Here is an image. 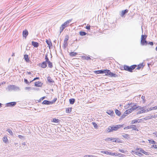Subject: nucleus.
<instances>
[{
    "instance_id": "50",
    "label": "nucleus",
    "mask_w": 157,
    "mask_h": 157,
    "mask_svg": "<svg viewBox=\"0 0 157 157\" xmlns=\"http://www.w3.org/2000/svg\"><path fill=\"white\" fill-rule=\"evenodd\" d=\"M136 121H137V120H132L131 121V123L132 124L136 123H137Z\"/></svg>"
},
{
    "instance_id": "53",
    "label": "nucleus",
    "mask_w": 157,
    "mask_h": 157,
    "mask_svg": "<svg viewBox=\"0 0 157 157\" xmlns=\"http://www.w3.org/2000/svg\"><path fill=\"white\" fill-rule=\"evenodd\" d=\"M18 136L19 138L21 139H24V137L21 135H19Z\"/></svg>"
},
{
    "instance_id": "12",
    "label": "nucleus",
    "mask_w": 157,
    "mask_h": 157,
    "mask_svg": "<svg viewBox=\"0 0 157 157\" xmlns=\"http://www.w3.org/2000/svg\"><path fill=\"white\" fill-rule=\"evenodd\" d=\"M144 66L143 65V63H140L137 66V67L136 68V70H139L140 69H142Z\"/></svg>"
},
{
    "instance_id": "36",
    "label": "nucleus",
    "mask_w": 157,
    "mask_h": 157,
    "mask_svg": "<svg viewBox=\"0 0 157 157\" xmlns=\"http://www.w3.org/2000/svg\"><path fill=\"white\" fill-rule=\"evenodd\" d=\"M52 121L56 123H58L59 122V120L58 119L56 118H53V120Z\"/></svg>"
},
{
    "instance_id": "41",
    "label": "nucleus",
    "mask_w": 157,
    "mask_h": 157,
    "mask_svg": "<svg viewBox=\"0 0 157 157\" xmlns=\"http://www.w3.org/2000/svg\"><path fill=\"white\" fill-rule=\"evenodd\" d=\"M69 36L68 35H67L65 36V38L64 40V41L67 42V41L69 39Z\"/></svg>"
},
{
    "instance_id": "8",
    "label": "nucleus",
    "mask_w": 157,
    "mask_h": 157,
    "mask_svg": "<svg viewBox=\"0 0 157 157\" xmlns=\"http://www.w3.org/2000/svg\"><path fill=\"white\" fill-rule=\"evenodd\" d=\"M106 70H100L96 71H94V73L97 74H102L105 73L106 74Z\"/></svg>"
},
{
    "instance_id": "37",
    "label": "nucleus",
    "mask_w": 157,
    "mask_h": 157,
    "mask_svg": "<svg viewBox=\"0 0 157 157\" xmlns=\"http://www.w3.org/2000/svg\"><path fill=\"white\" fill-rule=\"evenodd\" d=\"M45 59L46 60L45 61V62H46L47 63V62L50 61L48 57L47 54H46L45 55Z\"/></svg>"
},
{
    "instance_id": "23",
    "label": "nucleus",
    "mask_w": 157,
    "mask_h": 157,
    "mask_svg": "<svg viewBox=\"0 0 157 157\" xmlns=\"http://www.w3.org/2000/svg\"><path fill=\"white\" fill-rule=\"evenodd\" d=\"M46 42L47 44L48 45L49 47L50 46H52V44L50 40L49 41L48 40H46Z\"/></svg>"
},
{
    "instance_id": "54",
    "label": "nucleus",
    "mask_w": 157,
    "mask_h": 157,
    "mask_svg": "<svg viewBox=\"0 0 157 157\" xmlns=\"http://www.w3.org/2000/svg\"><path fill=\"white\" fill-rule=\"evenodd\" d=\"M116 153L117 154V155H115V156H118L119 157H121V153Z\"/></svg>"
},
{
    "instance_id": "55",
    "label": "nucleus",
    "mask_w": 157,
    "mask_h": 157,
    "mask_svg": "<svg viewBox=\"0 0 157 157\" xmlns=\"http://www.w3.org/2000/svg\"><path fill=\"white\" fill-rule=\"evenodd\" d=\"M24 82H25L26 83V84H29V82L28 81L27 79H25V78L24 79Z\"/></svg>"
},
{
    "instance_id": "44",
    "label": "nucleus",
    "mask_w": 157,
    "mask_h": 157,
    "mask_svg": "<svg viewBox=\"0 0 157 157\" xmlns=\"http://www.w3.org/2000/svg\"><path fill=\"white\" fill-rule=\"evenodd\" d=\"M135 153L136 154H137V155H140V156H142L143 155V154H142L140 152H135Z\"/></svg>"
},
{
    "instance_id": "45",
    "label": "nucleus",
    "mask_w": 157,
    "mask_h": 157,
    "mask_svg": "<svg viewBox=\"0 0 157 157\" xmlns=\"http://www.w3.org/2000/svg\"><path fill=\"white\" fill-rule=\"evenodd\" d=\"M136 107H139V108H137V109H138V110H142L143 109H144V107H141V106H136Z\"/></svg>"
},
{
    "instance_id": "38",
    "label": "nucleus",
    "mask_w": 157,
    "mask_h": 157,
    "mask_svg": "<svg viewBox=\"0 0 157 157\" xmlns=\"http://www.w3.org/2000/svg\"><path fill=\"white\" fill-rule=\"evenodd\" d=\"M25 90H30L31 89L33 90V89H34V88H32L31 87H26L25 88Z\"/></svg>"
},
{
    "instance_id": "3",
    "label": "nucleus",
    "mask_w": 157,
    "mask_h": 157,
    "mask_svg": "<svg viewBox=\"0 0 157 157\" xmlns=\"http://www.w3.org/2000/svg\"><path fill=\"white\" fill-rule=\"evenodd\" d=\"M7 90L9 91H11L12 90H19V87L14 85H9L8 86Z\"/></svg>"
},
{
    "instance_id": "27",
    "label": "nucleus",
    "mask_w": 157,
    "mask_h": 157,
    "mask_svg": "<svg viewBox=\"0 0 157 157\" xmlns=\"http://www.w3.org/2000/svg\"><path fill=\"white\" fill-rule=\"evenodd\" d=\"M77 55V53L76 52H71L70 53L69 55L72 57L75 56Z\"/></svg>"
},
{
    "instance_id": "42",
    "label": "nucleus",
    "mask_w": 157,
    "mask_h": 157,
    "mask_svg": "<svg viewBox=\"0 0 157 157\" xmlns=\"http://www.w3.org/2000/svg\"><path fill=\"white\" fill-rule=\"evenodd\" d=\"M108 155H117L115 153H112V152H108Z\"/></svg>"
},
{
    "instance_id": "40",
    "label": "nucleus",
    "mask_w": 157,
    "mask_h": 157,
    "mask_svg": "<svg viewBox=\"0 0 157 157\" xmlns=\"http://www.w3.org/2000/svg\"><path fill=\"white\" fill-rule=\"evenodd\" d=\"M7 131L11 135H12L13 134V133L12 130L10 129H8L7 130Z\"/></svg>"
},
{
    "instance_id": "28",
    "label": "nucleus",
    "mask_w": 157,
    "mask_h": 157,
    "mask_svg": "<svg viewBox=\"0 0 157 157\" xmlns=\"http://www.w3.org/2000/svg\"><path fill=\"white\" fill-rule=\"evenodd\" d=\"M49 101L45 100L43 101L42 103L44 105H49Z\"/></svg>"
},
{
    "instance_id": "49",
    "label": "nucleus",
    "mask_w": 157,
    "mask_h": 157,
    "mask_svg": "<svg viewBox=\"0 0 157 157\" xmlns=\"http://www.w3.org/2000/svg\"><path fill=\"white\" fill-rule=\"evenodd\" d=\"M101 153L103 154H105L107 155L108 154V151H101Z\"/></svg>"
},
{
    "instance_id": "32",
    "label": "nucleus",
    "mask_w": 157,
    "mask_h": 157,
    "mask_svg": "<svg viewBox=\"0 0 157 157\" xmlns=\"http://www.w3.org/2000/svg\"><path fill=\"white\" fill-rule=\"evenodd\" d=\"M115 113L116 114L119 116H120L121 114L120 112L117 109L115 110Z\"/></svg>"
},
{
    "instance_id": "43",
    "label": "nucleus",
    "mask_w": 157,
    "mask_h": 157,
    "mask_svg": "<svg viewBox=\"0 0 157 157\" xmlns=\"http://www.w3.org/2000/svg\"><path fill=\"white\" fill-rule=\"evenodd\" d=\"M129 136V135L127 134H124L122 135V136L126 139H127L128 137Z\"/></svg>"
},
{
    "instance_id": "17",
    "label": "nucleus",
    "mask_w": 157,
    "mask_h": 157,
    "mask_svg": "<svg viewBox=\"0 0 157 157\" xmlns=\"http://www.w3.org/2000/svg\"><path fill=\"white\" fill-rule=\"evenodd\" d=\"M72 19H70L69 20H67L63 24V25H64V26L66 27H67V26H68V25H69V23L71 22V21H72Z\"/></svg>"
},
{
    "instance_id": "46",
    "label": "nucleus",
    "mask_w": 157,
    "mask_h": 157,
    "mask_svg": "<svg viewBox=\"0 0 157 157\" xmlns=\"http://www.w3.org/2000/svg\"><path fill=\"white\" fill-rule=\"evenodd\" d=\"M83 58H84L85 59L87 60L91 59L88 56H84L83 57Z\"/></svg>"
},
{
    "instance_id": "39",
    "label": "nucleus",
    "mask_w": 157,
    "mask_h": 157,
    "mask_svg": "<svg viewBox=\"0 0 157 157\" xmlns=\"http://www.w3.org/2000/svg\"><path fill=\"white\" fill-rule=\"evenodd\" d=\"M92 124L95 128H98V125L95 122H93Z\"/></svg>"
},
{
    "instance_id": "34",
    "label": "nucleus",
    "mask_w": 157,
    "mask_h": 157,
    "mask_svg": "<svg viewBox=\"0 0 157 157\" xmlns=\"http://www.w3.org/2000/svg\"><path fill=\"white\" fill-rule=\"evenodd\" d=\"M107 131L108 132H113V129H112L111 126H109L108 127V128L107 129Z\"/></svg>"
},
{
    "instance_id": "18",
    "label": "nucleus",
    "mask_w": 157,
    "mask_h": 157,
    "mask_svg": "<svg viewBox=\"0 0 157 157\" xmlns=\"http://www.w3.org/2000/svg\"><path fill=\"white\" fill-rule=\"evenodd\" d=\"M32 44L34 47L37 48L39 46V43L37 42H35L33 41L32 42Z\"/></svg>"
},
{
    "instance_id": "29",
    "label": "nucleus",
    "mask_w": 157,
    "mask_h": 157,
    "mask_svg": "<svg viewBox=\"0 0 157 157\" xmlns=\"http://www.w3.org/2000/svg\"><path fill=\"white\" fill-rule=\"evenodd\" d=\"M71 110H72L71 108H66V112L67 113H70L71 112Z\"/></svg>"
},
{
    "instance_id": "51",
    "label": "nucleus",
    "mask_w": 157,
    "mask_h": 157,
    "mask_svg": "<svg viewBox=\"0 0 157 157\" xmlns=\"http://www.w3.org/2000/svg\"><path fill=\"white\" fill-rule=\"evenodd\" d=\"M45 98V96H44L43 97H42L39 100V101H38V102H40L41 100H43V99H44Z\"/></svg>"
},
{
    "instance_id": "62",
    "label": "nucleus",
    "mask_w": 157,
    "mask_h": 157,
    "mask_svg": "<svg viewBox=\"0 0 157 157\" xmlns=\"http://www.w3.org/2000/svg\"><path fill=\"white\" fill-rule=\"evenodd\" d=\"M152 109H157V105L155 106L152 107Z\"/></svg>"
},
{
    "instance_id": "13",
    "label": "nucleus",
    "mask_w": 157,
    "mask_h": 157,
    "mask_svg": "<svg viewBox=\"0 0 157 157\" xmlns=\"http://www.w3.org/2000/svg\"><path fill=\"white\" fill-rule=\"evenodd\" d=\"M42 83L41 82L38 81L35 83V86L36 87H41L42 86Z\"/></svg>"
},
{
    "instance_id": "7",
    "label": "nucleus",
    "mask_w": 157,
    "mask_h": 157,
    "mask_svg": "<svg viewBox=\"0 0 157 157\" xmlns=\"http://www.w3.org/2000/svg\"><path fill=\"white\" fill-rule=\"evenodd\" d=\"M111 126L112 129H113V131H116L121 127H123V125H113Z\"/></svg>"
},
{
    "instance_id": "56",
    "label": "nucleus",
    "mask_w": 157,
    "mask_h": 157,
    "mask_svg": "<svg viewBox=\"0 0 157 157\" xmlns=\"http://www.w3.org/2000/svg\"><path fill=\"white\" fill-rule=\"evenodd\" d=\"M125 116H126V115L123 114V115L121 116V118L122 119H123L125 117Z\"/></svg>"
},
{
    "instance_id": "25",
    "label": "nucleus",
    "mask_w": 157,
    "mask_h": 157,
    "mask_svg": "<svg viewBox=\"0 0 157 157\" xmlns=\"http://www.w3.org/2000/svg\"><path fill=\"white\" fill-rule=\"evenodd\" d=\"M75 101V99L74 98H71L69 99L70 103L71 104H74Z\"/></svg>"
},
{
    "instance_id": "21",
    "label": "nucleus",
    "mask_w": 157,
    "mask_h": 157,
    "mask_svg": "<svg viewBox=\"0 0 157 157\" xmlns=\"http://www.w3.org/2000/svg\"><path fill=\"white\" fill-rule=\"evenodd\" d=\"M24 58L26 62H29V59L28 55H24Z\"/></svg>"
},
{
    "instance_id": "20",
    "label": "nucleus",
    "mask_w": 157,
    "mask_h": 157,
    "mask_svg": "<svg viewBox=\"0 0 157 157\" xmlns=\"http://www.w3.org/2000/svg\"><path fill=\"white\" fill-rule=\"evenodd\" d=\"M148 111H149V110H147V109H143L142 110H140V111H138L137 113V114H140V113H146V112H148Z\"/></svg>"
},
{
    "instance_id": "35",
    "label": "nucleus",
    "mask_w": 157,
    "mask_h": 157,
    "mask_svg": "<svg viewBox=\"0 0 157 157\" xmlns=\"http://www.w3.org/2000/svg\"><path fill=\"white\" fill-rule=\"evenodd\" d=\"M68 43L67 42L64 41L63 44V47L64 48H65L67 46Z\"/></svg>"
},
{
    "instance_id": "11",
    "label": "nucleus",
    "mask_w": 157,
    "mask_h": 157,
    "mask_svg": "<svg viewBox=\"0 0 157 157\" xmlns=\"http://www.w3.org/2000/svg\"><path fill=\"white\" fill-rule=\"evenodd\" d=\"M47 80L50 84H52L55 83L54 81L52 80L50 76H48L47 78Z\"/></svg>"
},
{
    "instance_id": "2",
    "label": "nucleus",
    "mask_w": 157,
    "mask_h": 157,
    "mask_svg": "<svg viewBox=\"0 0 157 157\" xmlns=\"http://www.w3.org/2000/svg\"><path fill=\"white\" fill-rule=\"evenodd\" d=\"M147 37V36L146 35H142L141 36V43L143 45H146L148 44V42L146 40V38Z\"/></svg>"
},
{
    "instance_id": "6",
    "label": "nucleus",
    "mask_w": 157,
    "mask_h": 157,
    "mask_svg": "<svg viewBox=\"0 0 157 157\" xmlns=\"http://www.w3.org/2000/svg\"><path fill=\"white\" fill-rule=\"evenodd\" d=\"M130 128H132L133 130L139 131L138 129L136 128V126L135 125H130L125 127L124 128V129H127Z\"/></svg>"
},
{
    "instance_id": "58",
    "label": "nucleus",
    "mask_w": 157,
    "mask_h": 157,
    "mask_svg": "<svg viewBox=\"0 0 157 157\" xmlns=\"http://www.w3.org/2000/svg\"><path fill=\"white\" fill-rule=\"evenodd\" d=\"M86 28L88 30H90V25H89V26L87 25V26H86Z\"/></svg>"
},
{
    "instance_id": "9",
    "label": "nucleus",
    "mask_w": 157,
    "mask_h": 157,
    "mask_svg": "<svg viewBox=\"0 0 157 157\" xmlns=\"http://www.w3.org/2000/svg\"><path fill=\"white\" fill-rule=\"evenodd\" d=\"M16 104V102H12L7 103L6 104L7 106L8 107H13Z\"/></svg>"
},
{
    "instance_id": "26",
    "label": "nucleus",
    "mask_w": 157,
    "mask_h": 157,
    "mask_svg": "<svg viewBox=\"0 0 157 157\" xmlns=\"http://www.w3.org/2000/svg\"><path fill=\"white\" fill-rule=\"evenodd\" d=\"M66 27L63 24L61 25L60 28V33L63 31Z\"/></svg>"
},
{
    "instance_id": "19",
    "label": "nucleus",
    "mask_w": 157,
    "mask_h": 157,
    "mask_svg": "<svg viewBox=\"0 0 157 157\" xmlns=\"http://www.w3.org/2000/svg\"><path fill=\"white\" fill-rule=\"evenodd\" d=\"M111 141L113 142H117V143H121V141L120 140H119L118 138H114L112 137Z\"/></svg>"
},
{
    "instance_id": "10",
    "label": "nucleus",
    "mask_w": 157,
    "mask_h": 157,
    "mask_svg": "<svg viewBox=\"0 0 157 157\" xmlns=\"http://www.w3.org/2000/svg\"><path fill=\"white\" fill-rule=\"evenodd\" d=\"M39 66L42 68H45L47 67V63L44 61L42 63H40Z\"/></svg>"
},
{
    "instance_id": "57",
    "label": "nucleus",
    "mask_w": 157,
    "mask_h": 157,
    "mask_svg": "<svg viewBox=\"0 0 157 157\" xmlns=\"http://www.w3.org/2000/svg\"><path fill=\"white\" fill-rule=\"evenodd\" d=\"M148 44L152 46L153 45V43L152 42H150L148 43Z\"/></svg>"
},
{
    "instance_id": "48",
    "label": "nucleus",
    "mask_w": 157,
    "mask_h": 157,
    "mask_svg": "<svg viewBox=\"0 0 157 157\" xmlns=\"http://www.w3.org/2000/svg\"><path fill=\"white\" fill-rule=\"evenodd\" d=\"M157 117V115H151L150 117H149V119H152L153 118H155Z\"/></svg>"
},
{
    "instance_id": "52",
    "label": "nucleus",
    "mask_w": 157,
    "mask_h": 157,
    "mask_svg": "<svg viewBox=\"0 0 157 157\" xmlns=\"http://www.w3.org/2000/svg\"><path fill=\"white\" fill-rule=\"evenodd\" d=\"M151 148H157V145H153L151 146Z\"/></svg>"
},
{
    "instance_id": "4",
    "label": "nucleus",
    "mask_w": 157,
    "mask_h": 157,
    "mask_svg": "<svg viewBox=\"0 0 157 157\" xmlns=\"http://www.w3.org/2000/svg\"><path fill=\"white\" fill-rule=\"evenodd\" d=\"M105 75H109L110 77H117V75L115 74H114L111 72L109 70L106 69V72Z\"/></svg>"
},
{
    "instance_id": "16",
    "label": "nucleus",
    "mask_w": 157,
    "mask_h": 157,
    "mask_svg": "<svg viewBox=\"0 0 157 157\" xmlns=\"http://www.w3.org/2000/svg\"><path fill=\"white\" fill-rule=\"evenodd\" d=\"M128 10L127 9H126L124 10H122L121 13L120 15L122 17H123L124 15L128 12Z\"/></svg>"
},
{
    "instance_id": "31",
    "label": "nucleus",
    "mask_w": 157,
    "mask_h": 157,
    "mask_svg": "<svg viewBox=\"0 0 157 157\" xmlns=\"http://www.w3.org/2000/svg\"><path fill=\"white\" fill-rule=\"evenodd\" d=\"M48 64V67L51 68L53 67L52 63L50 61L47 63Z\"/></svg>"
},
{
    "instance_id": "15",
    "label": "nucleus",
    "mask_w": 157,
    "mask_h": 157,
    "mask_svg": "<svg viewBox=\"0 0 157 157\" xmlns=\"http://www.w3.org/2000/svg\"><path fill=\"white\" fill-rule=\"evenodd\" d=\"M22 34L23 36L26 38L28 34V31L26 29L24 30Z\"/></svg>"
},
{
    "instance_id": "30",
    "label": "nucleus",
    "mask_w": 157,
    "mask_h": 157,
    "mask_svg": "<svg viewBox=\"0 0 157 157\" xmlns=\"http://www.w3.org/2000/svg\"><path fill=\"white\" fill-rule=\"evenodd\" d=\"M79 34L81 36H84L86 34V33L85 32L83 31L80 32L79 33Z\"/></svg>"
},
{
    "instance_id": "61",
    "label": "nucleus",
    "mask_w": 157,
    "mask_h": 157,
    "mask_svg": "<svg viewBox=\"0 0 157 157\" xmlns=\"http://www.w3.org/2000/svg\"><path fill=\"white\" fill-rule=\"evenodd\" d=\"M57 98H55L52 101L54 102V103L56 101Z\"/></svg>"
},
{
    "instance_id": "33",
    "label": "nucleus",
    "mask_w": 157,
    "mask_h": 157,
    "mask_svg": "<svg viewBox=\"0 0 157 157\" xmlns=\"http://www.w3.org/2000/svg\"><path fill=\"white\" fill-rule=\"evenodd\" d=\"M3 141L6 143L8 141V139L6 136H4L3 138Z\"/></svg>"
},
{
    "instance_id": "63",
    "label": "nucleus",
    "mask_w": 157,
    "mask_h": 157,
    "mask_svg": "<svg viewBox=\"0 0 157 157\" xmlns=\"http://www.w3.org/2000/svg\"><path fill=\"white\" fill-rule=\"evenodd\" d=\"M39 79V77H36L35 78H34L33 79V81H34V80H35L36 79Z\"/></svg>"
},
{
    "instance_id": "60",
    "label": "nucleus",
    "mask_w": 157,
    "mask_h": 157,
    "mask_svg": "<svg viewBox=\"0 0 157 157\" xmlns=\"http://www.w3.org/2000/svg\"><path fill=\"white\" fill-rule=\"evenodd\" d=\"M141 120H142V119H138V120H137V121H136L137 123H140L141 122Z\"/></svg>"
},
{
    "instance_id": "64",
    "label": "nucleus",
    "mask_w": 157,
    "mask_h": 157,
    "mask_svg": "<svg viewBox=\"0 0 157 157\" xmlns=\"http://www.w3.org/2000/svg\"><path fill=\"white\" fill-rule=\"evenodd\" d=\"M124 114L126 116H127V115L128 114V113L126 111L124 112Z\"/></svg>"
},
{
    "instance_id": "1",
    "label": "nucleus",
    "mask_w": 157,
    "mask_h": 157,
    "mask_svg": "<svg viewBox=\"0 0 157 157\" xmlns=\"http://www.w3.org/2000/svg\"><path fill=\"white\" fill-rule=\"evenodd\" d=\"M137 67L136 65H133L129 67L126 65H124V70L125 71L132 72V70L134 69Z\"/></svg>"
},
{
    "instance_id": "24",
    "label": "nucleus",
    "mask_w": 157,
    "mask_h": 157,
    "mask_svg": "<svg viewBox=\"0 0 157 157\" xmlns=\"http://www.w3.org/2000/svg\"><path fill=\"white\" fill-rule=\"evenodd\" d=\"M148 141L149 142V143L151 144H157V143L156 142H155V141H154L153 140H148Z\"/></svg>"
},
{
    "instance_id": "59",
    "label": "nucleus",
    "mask_w": 157,
    "mask_h": 157,
    "mask_svg": "<svg viewBox=\"0 0 157 157\" xmlns=\"http://www.w3.org/2000/svg\"><path fill=\"white\" fill-rule=\"evenodd\" d=\"M119 151L123 153H125L124 152L125 151L123 149H119Z\"/></svg>"
},
{
    "instance_id": "5",
    "label": "nucleus",
    "mask_w": 157,
    "mask_h": 157,
    "mask_svg": "<svg viewBox=\"0 0 157 157\" xmlns=\"http://www.w3.org/2000/svg\"><path fill=\"white\" fill-rule=\"evenodd\" d=\"M128 105L129 106H130V107H131V108L128 109L129 111H130V113H131L132 111L136 109L137 108H139V107H136V105H134L132 103L130 104H128Z\"/></svg>"
},
{
    "instance_id": "14",
    "label": "nucleus",
    "mask_w": 157,
    "mask_h": 157,
    "mask_svg": "<svg viewBox=\"0 0 157 157\" xmlns=\"http://www.w3.org/2000/svg\"><path fill=\"white\" fill-rule=\"evenodd\" d=\"M138 150H140L139 151L140 152L144 154L145 155H149V152H147L145 151L143 149H142V148H138Z\"/></svg>"
},
{
    "instance_id": "22",
    "label": "nucleus",
    "mask_w": 157,
    "mask_h": 157,
    "mask_svg": "<svg viewBox=\"0 0 157 157\" xmlns=\"http://www.w3.org/2000/svg\"><path fill=\"white\" fill-rule=\"evenodd\" d=\"M107 113L111 116H113L114 113L113 111L112 110H109L106 112Z\"/></svg>"
},
{
    "instance_id": "47",
    "label": "nucleus",
    "mask_w": 157,
    "mask_h": 157,
    "mask_svg": "<svg viewBox=\"0 0 157 157\" xmlns=\"http://www.w3.org/2000/svg\"><path fill=\"white\" fill-rule=\"evenodd\" d=\"M112 137H108L105 139V140L106 141H111Z\"/></svg>"
}]
</instances>
